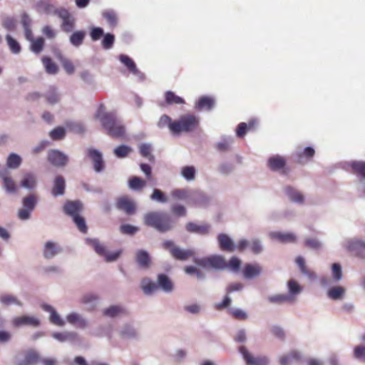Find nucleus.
Returning <instances> with one entry per match:
<instances>
[{
	"label": "nucleus",
	"instance_id": "obj_61",
	"mask_svg": "<svg viewBox=\"0 0 365 365\" xmlns=\"http://www.w3.org/2000/svg\"><path fill=\"white\" fill-rule=\"evenodd\" d=\"M103 37V38L101 42L103 48L106 50L110 49L113 47L115 41L114 35L110 33H108L104 34Z\"/></svg>",
	"mask_w": 365,
	"mask_h": 365
},
{
	"label": "nucleus",
	"instance_id": "obj_42",
	"mask_svg": "<svg viewBox=\"0 0 365 365\" xmlns=\"http://www.w3.org/2000/svg\"><path fill=\"white\" fill-rule=\"evenodd\" d=\"M119 61L127 67V68L133 73V74H140L142 76V73L138 71L136 67L135 62L128 56L125 54H120L119 56Z\"/></svg>",
	"mask_w": 365,
	"mask_h": 365
},
{
	"label": "nucleus",
	"instance_id": "obj_34",
	"mask_svg": "<svg viewBox=\"0 0 365 365\" xmlns=\"http://www.w3.org/2000/svg\"><path fill=\"white\" fill-rule=\"evenodd\" d=\"M36 184L37 180L36 175L31 172H28L24 174L20 185L24 188L32 190L36 187Z\"/></svg>",
	"mask_w": 365,
	"mask_h": 365
},
{
	"label": "nucleus",
	"instance_id": "obj_15",
	"mask_svg": "<svg viewBox=\"0 0 365 365\" xmlns=\"http://www.w3.org/2000/svg\"><path fill=\"white\" fill-rule=\"evenodd\" d=\"M66 322L81 329H86L89 325L88 321L76 312L68 313L66 317Z\"/></svg>",
	"mask_w": 365,
	"mask_h": 365
},
{
	"label": "nucleus",
	"instance_id": "obj_49",
	"mask_svg": "<svg viewBox=\"0 0 365 365\" xmlns=\"http://www.w3.org/2000/svg\"><path fill=\"white\" fill-rule=\"evenodd\" d=\"M233 142L234 139L232 137H223L221 140L216 144V148L220 152H226L230 149Z\"/></svg>",
	"mask_w": 365,
	"mask_h": 365
},
{
	"label": "nucleus",
	"instance_id": "obj_38",
	"mask_svg": "<svg viewBox=\"0 0 365 365\" xmlns=\"http://www.w3.org/2000/svg\"><path fill=\"white\" fill-rule=\"evenodd\" d=\"M215 106V101L212 98L203 96L200 98L195 103V109L197 110H210Z\"/></svg>",
	"mask_w": 365,
	"mask_h": 365
},
{
	"label": "nucleus",
	"instance_id": "obj_4",
	"mask_svg": "<svg viewBox=\"0 0 365 365\" xmlns=\"http://www.w3.org/2000/svg\"><path fill=\"white\" fill-rule=\"evenodd\" d=\"M86 245L91 246L96 253L103 257L107 262L116 261L121 255L120 250L110 252L105 244L102 243L98 238H86Z\"/></svg>",
	"mask_w": 365,
	"mask_h": 365
},
{
	"label": "nucleus",
	"instance_id": "obj_52",
	"mask_svg": "<svg viewBox=\"0 0 365 365\" xmlns=\"http://www.w3.org/2000/svg\"><path fill=\"white\" fill-rule=\"evenodd\" d=\"M145 185L146 182L137 176L132 177L128 182V186L133 190H141Z\"/></svg>",
	"mask_w": 365,
	"mask_h": 365
},
{
	"label": "nucleus",
	"instance_id": "obj_8",
	"mask_svg": "<svg viewBox=\"0 0 365 365\" xmlns=\"http://www.w3.org/2000/svg\"><path fill=\"white\" fill-rule=\"evenodd\" d=\"M343 247L355 256L365 258V242L357 238L344 240Z\"/></svg>",
	"mask_w": 365,
	"mask_h": 365
},
{
	"label": "nucleus",
	"instance_id": "obj_17",
	"mask_svg": "<svg viewBox=\"0 0 365 365\" xmlns=\"http://www.w3.org/2000/svg\"><path fill=\"white\" fill-rule=\"evenodd\" d=\"M0 179L2 180V187L8 193H14L17 190V186L10 176L8 169L5 168L0 171Z\"/></svg>",
	"mask_w": 365,
	"mask_h": 365
},
{
	"label": "nucleus",
	"instance_id": "obj_56",
	"mask_svg": "<svg viewBox=\"0 0 365 365\" xmlns=\"http://www.w3.org/2000/svg\"><path fill=\"white\" fill-rule=\"evenodd\" d=\"M196 170L194 166H185L181 169V175L187 181H192L195 178Z\"/></svg>",
	"mask_w": 365,
	"mask_h": 365
},
{
	"label": "nucleus",
	"instance_id": "obj_30",
	"mask_svg": "<svg viewBox=\"0 0 365 365\" xmlns=\"http://www.w3.org/2000/svg\"><path fill=\"white\" fill-rule=\"evenodd\" d=\"M99 297L93 293H88L84 294L80 299V302L87 306L88 311H92L96 307Z\"/></svg>",
	"mask_w": 365,
	"mask_h": 365
},
{
	"label": "nucleus",
	"instance_id": "obj_45",
	"mask_svg": "<svg viewBox=\"0 0 365 365\" xmlns=\"http://www.w3.org/2000/svg\"><path fill=\"white\" fill-rule=\"evenodd\" d=\"M86 34L84 31H74L69 37L71 44L75 47H79L83 44Z\"/></svg>",
	"mask_w": 365,
	"mask_h": 365
},
{
	"label": "nucleus",
	"instance_id": "obj_11",
	"mask_svg": "<svg viewBox=\"0 0 365 365\" xmlns=\"http://www.w3.org/2000/svg\"><path fill=\"white\" fill-rule=\"evenodd\" d=\"M48 161L55 167L63 168L68 162V157L57 149H51L48 152Z\"/></svg>",
	"mask_w": 365,
	"mask_h": 365
},
{
	"label": "nucleus",
	"instance_id": "obj_36",
	"mask_svg": "<svg viewBox=\"0 0 365 365\" xmlns=\"http://www.w3.org/2000/svg\"><path fill=\"white\" fill-rule=\"evenodd\" d=\"M262 272V268L258 264H246L244 269L245 279H251L259 276Z\"/></svg>",
	"mask_w": 365,
	"mask_h": 365
},
{
	"label": "nucleus",
	"instance_id": "obj_60",
	"mask_svg": "<svg viewBox=\"0 0 365 365\" xmlns=\"http://www.w3.org/2000/svg\"><path fill=\"white\" fill-rule=\"evenodd\" d=\"M2 26L9 31H14L17 26V23L13 17H5L2 20Z\"/></svg>",
	"mask_w": 365,
	"mask_h": 365
},
{
	"label": "nucleus",
	"instance_id": "obj_57",
	"mask_svg": "<svg viewBox=\"0 0 365 365\" xmlns=\"http://www.w3.org/2000/svg\"><path fill=\"white\" fill-rule=\"evenodd\" d=\"M6 40L11 51L14 54H18L21 52V48L19 42L12 38L9 34L6 36Z\"/></svg>",
	"mask_w": 365,
	"mask_h": 365
},
{
	"label": "nucleus",
	"instance_id": "obj_28",
	"mask_svg": "<svg viewBox=\"0 0 365 365\" xmlns=\"http://www.w3.org/2000/svg\"><path fill=\"white\" fill-rule=\"evenodd\" d=\"M287 287L288 293L287 294L290 297L291 301L294 303L297 300V296L302 292L303 288L295 279L289 280L287 282Z\"/></svg>",
	"mask_w": 365,
	"mask_h": 365
},
{
	"label": "nucleus",
	"instance_id": "obj_62",
	"mask_svg": "<svg viewBox=\"0 0 365 365\" xmlns=\"http://www.w3.org/2000/svg\"><path fill=\"white\" fill-rule=\"evenodd\" d=\"M46 98L48 103L55 104L58 102L59 96L57 93L56 89L54 87H51L46 93Z\"/></svg>",
	"mask_w": 365,
	"mask_h": 365
},
{
	"label": "nucleus",
	"instance_id": "obj_5",
	"mask_svg": "<svg viewBox=\"0 0 365 365\" xmlns=\"http://www.w3.org/2000/svg\"><path fill=\"white\" fill-rule=\"evenodd\" d=\"M194 262L204 268L212 269L215 270L226 269L227 262L221 255H212L207 257L195 258Z\"/></svg>",
	"mask_w": 365,
	"mask_h": 365
},
{
	"label": "nucleus",
	"instance_id": "obj_39",
	"mask_svg": "<svg viewBox=\"0 0 365 365\" xmlns=\"http://www.w3.org/2000/svg\"><path fill=\"white\" fill-rule=\"evenodd\" d=\"M346 294V289L341 286L331 287L327 292V296L332 300H341L344 299Z\"/></svg>",
	"mask_w": 365,
	"mask_h": 365
},
{
	"label": "nucleus",
	"instance_id": "obj_32",
	"mask_svg": "<svg viewBox=\"0 0 365 365\" xmlns=\"http://www.w3.org/2000/svg\"><path fill=\"white\" fill-rule=\"evenodd\" d=\"M66 182L63 176L58 175L53 181V186L51 193L53 196L57 197L63 195L65 192Z\"/></svg>",
	"mask_w": 365,
	"mask_h": 365
},
{
	"label": "nucleus",
	"instance_id": "obj_20",
	"mask_svg": "<svg viewBox=\"0 0 365 365\" xmlns=\"http://www.w3.org/2000/svg\"><path fill=\"white\" fill-rule=\"evenodd\" d=\"M135 260L138 267L141 269H148L151 265V257L148 252L145 250H137Z\"/></svg>",
	"mask_w": 365,
	"mask_h": 365
},
{
	"label": "nucleus",
	"instance_id": "obj_64",
	"mask_svg": "<svg viewBox=\"0 0 365 365\" xmlns=\"http://www.w3.org/2000/svg\"><path fill=\"white\" fill-rule=\"evenodd\" d=\"M173 121L174 120H173L169 115L163 114V115L160 116L157 123V126L161 129L168 127L169 128V130L170 131L171 125L172 123H173Z\"/></svg>",
	"mask_w": 365,
	"mask_h": 365
},
{
	"label": "nucleus",
	"instance_id": "obj_21",
	"mask_svg": "<svg viewBox=\"0 0 365 365\" xmlns=\"http://www.w3.org/2000/svg\"><path fill=\"white\" fill-rule=\"evenodd\" d=\"M269 237L281 243H293L297 241V236L293 232H271Z\"/></svg>",
	"mask_w": 365,
	"mask_h": 365
},
{
	"label": "nucleus",
	"instance_id": "obj_37",
	"mask_svg": "<svg viewBox=\"0 0 365 365\" xmlns=\"http://www.w3.org/2000/svg\"><path fill=\"white\" fill-rule=\"evenodd\" d=\"M191 192L192 190L189 189H174L170 194L173 199L185 200L189 205Z\"/></svg>",
	"mask_w": 365,
	"mask_h": 365
},
{
	"label": "nucleus",
	"instance_id": "obj_48",
	"mask_svg": "<svg viewBox=\"0 0 365 365\" xmlns=\"http://www.w3.org/2000/svg\"><path fill=\"white\" fill-rule=\"evenodd\" d=\"M43 359H41L39 354L37 351L34 350H29L26 352L25 355V359L21 363H25L26 365L29 364H33L38 361H41L42 363V361Z\"/></svg>",
	"mask_w": 365,
	"mask_h": 365
},
{
	"label": "nucleus",
	"instance_id": "obj_59",
	"mask_svg": "<svg viewBox=\"0 0 365 365\" xmlns=\"http://www.w3.org/2000/svg\"><path fill=\"white\" fill-rule=\"evenodd\" d=\"M241 260L237 257H232L229 262L227 263L226 269H229L232 272H238L240 269Z\"/></svg>",
	"mask_w": 365,
	"mask_h": 365
},
{
	"label": "nucleus",
	"instance_id": "obj_41",
	"mask_svg": "<svg viewBox=\"0 0 365 365\" xmlns=\"http://www.w3.org/2000/svg\"><path fill=\"white\" fill-rule=\"evenodd\" d=\"M38 6L41 8L46 14H52L58 16L59 11H61L64 7L57 8L54 5L50 4L47 1H41L38 4Z\"/></svg>",
	"mask_w": 365,
	"mask_h": 365
},
{
	"label": "nucleus",
	"instance_id": "obj_53",
	"mask_svg": "<svg viewBox=\"0 0 365 365\" xmlns=\"http://www.w3.org/2000/svg\"><path fill=\"white\" fill-rule=\"evenodd\" d=\"M152 148L150 144L142 143L140 145L139 151L143 157L148 158L150 162H154L155 157L151 154Z\"/></svg>",
	"mask_w": 365,
	"mask_h": 365
},
{
	"label": "nucleus",
	"instance_id": "obj_58",
	"mask_svg": "<svg viewBox=\"0 0 365 365\" xmlns=\"http://www.w3.org/2000/svg\"><path fill=\"white\" fill-rule=\"evenodd\" d=\"M31 44V50L36 54L40 53L44 46V39L42 37H38L37 38H34L33 41H30Z\"/></svg>",
	"mask_w": 365,
	"mask_h": 365
},
{
	"label": "nucleus",
	"instance_id": "obj_63",
	"mask_svg": "<svg viewBox=\"0 0 365 365\" xmlns=\"http://www.w3.org/2000/svg\"><path fill=\"white\" fill-rule=\"evenodd\" d=\"M73 222L77 226L79 231H81L83 233H86L88 231V227L85 221V219L79 215L74 216L72 217Z\"/></svg>",
	"mask_w": 365,
	"mask_h": 365
},
{
	"label": "nucleus",
	"instance_id": "obj_22",
	"mask_svg": "<svg viewBox=\"0 0 365 365\" xmlns=\"http://www.w3.org/2000/svg\"><path fill=\"white\" fill-rule=\"evenodd\" d=\"M217 239L221 250L233 252L236 250V245L227 235L220 233L217 235Z\"/></svg>",
	"mask_w": 365,
	"mask_h": 365
},
{
	"label": "nucleus",
	"instance_id": "obj_51",
	"mask_svg": "<svg viewBox=\"0 0 365 365\" xmlns=\"http://www.w3.org/2000/svg\"><path fill=\"white\" fill-rule=\"evenodd\" d=\"M165 101L168 105L184 104L185 101L181 97L175 94L173 91H167L165 94Z\"/></svg>",
	"mask_w": 365,
	"mask_h": 365
},
{
	"label": "nucleus",
	"instance_id": "obj_33",
	"mask_svg": "<svg viewBox=\"0 0 365 365\" xmlns=\"http://www.w3.org/2000/svg\"><path fill=\"white\" fill-rule=\"evenodd\" d=\"M284 192L287 197L291 200L292 202L298 203V204H303L304 197L302 192H300L299 190L292 187H286L284 188Z\"/></svg>",
	"mask_w": 365,
	"mask_h": 365
},
{
	"label": "nucleus",
	"instance_id": "obj_9",
	"mask_svg": "<svg viewBox=\"0 0 365 365\" xmlns=\"http://www.w3.org/2000/svg\"><path fill=\"white\" fill-rule=\"evenodd\" d=\"M58 17L61 19V29L65 33L72 32L76 27V18L68 9L63 8L58 14Z\"/></svg>",
	"mask_w": 365,
	"mask_h": 365
},
{
	"label": "nucleus",
	"instance_id": "obj_18",
	"mask_svg": "<svg viewBox=\"0 0 365 365\" xmlns=\"http://www.w3.org/2000/svg\"><path fill=\"white\" fill-rule=\"evenodd\" d=\"M185 230L187 232L194 233L200 235H207L210 233L211 226L207 223L197 224L193 222H189L185 225Z\"/></svg>",
	"mask_w": 365,
	"mask_h": 365
},
{
	"label": "nucleus",
	"instance_id": "obj_24",
	"mask_svg": "<svg viewBox=\"0 0 365 365\" xmlns=\"http://www.w3.org/2000/svg\"><path fill=\"white\" fill-rule=\"evenodd\" d=\"M116 207L128 215L134 214L136 209L135 203L128 197H120L117 201Z\"/></svg>",
	"mask_w": 365,
	"mask_h": 365
},
{
	"label": "nucleus",
	"instance_id": "obj_16",
	"mask_svg": "<svg viewBox=\"0 0 365 365\" xmlns=\"http://www.w3.org/2000/svg\"><path fill=\"white\" fill-rule=\"evenodd\" d=\"M41 309L46 312L50 314L48 319L50 322L56 326L64 327L66 324V320H64L57 312V311L50 304L43 303L41 305Z\"/></svg>",
	"mask_w": 365,
	"mask_h": 365
},
{
	"label": "nucleus",
	"instance_id": "obj_25",
	"mask_svg": "<svg viewBox=\"0 0 365 365\" xmlns=\"http://www.w3.org/2000/svg\"><path fill=\"white\" fill-rule=\"evenodd\" d=\"M120 335L125 339H137L139 337V334L132 324H125L120 330Z\"/></svg>",
	"mask_w": 365,
	"mask_h": 365
},
{
	"label": "nucleus",
	"instance_id": "obj_13",
	"mask_svg": "<svg viewBox=\"0 0 365 365\" xmlns=\"http://www.w3.org/2000/svg\"><path fill=\"white\" fill-rule=\"evenodd\" d=\"M239 351L247 365H268L269 364L268 357L265 356H253L244 346L239 348Z\"/></svg>",
	"mask_w": 365,
	"mask_h": 365
},
{
	"label": "nucleus",
	"instance_id": "obj_23",
	"mask_svg": "<svg viewBox=\"0 0 365 365\" xmlns=\"http://www.w3.org/2000/svg\"><path fill=\"white\" fill-rule=\"evenodd\" d=\"M83 206L81 201H66L63 205V212L67 215L73 217L80 215V212L83 210Z\"/></svg>",
	"mask_w": 365,
	"mask_h": 365
},
{
	"label": "nucleus",
	"instance_id": "obj_43",
	"mask_svg": "<svg viewBox=\"0 0 365 365\" xmlns=\"http://www.w3.org/2000/svg\"><path fill=\"white\" fill-rule=\"evenodd\" d=\"M22 163L21 157L14 153H11L6 158V166L8 168L18 169Z\"/></svg>",
	"mask_w": 365,
	"mask_h": 365
},
{
	"label": "nucleus",
	"instance_id": "obj_3",
	"mask_svg": "<svg viewBox=\"0 0 365 365\" xmlns=\"http://www.w3.org/2000/svg\"><path fill=\"white\" fill-rule=\"evenodd\" d=\"M199 123V117L190 113L184 114L173 121L170 133L173 135H179L182 133H192L197 128Z\"/></svg>",
	"mask_w": 365,
	"mask_h": 365
},
{
	"label": "nucleus",
	"instance_id": "obj_14",
	"mask_svg": "<svg viewBox=\"0 0 365 365\" xmlns=\"http://www.w3.org/2000/svg\"><path fill=\"white\" fill-rule=\"evenodd\" d=\"M61 245L53 241H46L42 248V256L44 259L50 260L62 252Z\"/></svg>",
	"mask_w": 365,
	"mask_h": 365
},
{
	"label": "nucleus",
	"instance_id": "obj_12",
	"mask_svg": "<svg viewBox=\"0 0 365 365\" xmlns=\"http://www.w3.org/2000/svg\"><path fill=\"white\" fill-rule=\"evenodd\" d=\"M11 324L13 327L16 328H19L24 326L37 328L41 326V320L34 316L23 315L21 317H14L11 321Z\"/></svg>",
	"mask_w": 365,
	"mask_h": 365
},
{
	"label": "nucleus",
	"instance_id": "obj_19",
	"mask_svg": "<svg viewBox=\"0 0 365 365\" xmlns=\"http://www.w3.org/2000/svg\"><path fill=\"white\" fill-rule=\"evenodd\" d=\"M87 155L91 158L93 163V169L96 173L104 170V163L102 153L96 149L89 148L87 150Z\"/></svg>",
	"mask_w": 365,
	"mask_h": 365
},
{
	"label": "nucleus",
	"instance_id": "obj_2",
	"mask_svg": "<svg viewBox=\"0 0 365 365\" xmlns=\"http://www.w3.org/2000/svg\"><path fill=\"white\" fill-rule=\"evenodd\" d=\"M145 225L155 229L160 232H166L174 227L171 217L163 212H150L143 217Z\"/></svg>",
	"mask_w": 365,
	"mask_h": 365
},
{
	"label": "nucleus",
	"instance_id": "obj_26",
	"mask_svg": "<svg viewBox=\"0 0 365 365\" xmlns=\"http://www.w3.org/2000/svg\"><path fill=\"white\" fill-rule=\"evenodd\" d=\"M52 337L59 342H74L78 339V334L75 331L53 332Z\"/></svg>",
	"mask_w": 365,
	"mask_h": 365
},
{
	"label": "nucleus",
	"instance_id": "obj_1",
	"mask_svg": "<svg viewBox=\"0 0 365 365\" xmlns=\"http://www.w3.org/2000/svg\"><path fill=\"white\" fill-rule=\"evenodd\" d=\"M96 117L100 120L107 134L112 138H119L125 135V128L115 111L106 112L105 106L101 104L96 111Z\"/></svg>",
	"mask_w": 365,
	"mask_h": 365
},
{
	"label": "nucleus",
	"instance_id": "obj_10",
	"mask_svg": "<svg viewBox=\"0 0 365 365\" xmlns=\"http://www.w3.org/2000/svg\"><path fill=\"white\" fill-rule=\"evenodd\" d=\"M211 200V197L205 192L197 190H192L189 205L206 207L210 205Z\"/></svg>",
	"mask_w": 365,
	"mask_h": 365
},
{
	"label": "nucleus",
	"instance_id": "obj_7",
	"mask_svg": "<svg viewBox=\"0 0 365 365\" xmlns=\"http://www.w3.org/2000/svg\"><path fill=\"white\" fill-rule=\"evenodd\" d=\"M22 207L17 212V217L20 220L26 221L31 217V212L35 209L38 199L37 197L31 194L22 199Z\"/></svg>",
	"mask_w": 365,
	"mask_h": 365
},
{
	"label": "nucleus",
	"instance_id": "obj_31",
	"mask_svg": "<svg viewBox=\"0 0 365 365\" xmlns=\"http://www.w3.org/2000/svg\"><path fill=\"white\" fill-rule=\"evenodd\" d=\"M140 289L145 295H152L158 289L157 284L148 277H144L140 283Z\"/></svg>",
	"mask_w": 365,
	"mask_h": 365
},
{
	"label": "nucleus",
	"instance_id": "obj_29",
	"mask_svg": "<svg viewBox=\"0 0 365 365\" xmlns=\"http://www.w3.org/2000/svg\"><path fill=\"white\" fill-rule=\"evenodd\" d=\"M0 304L3 307H9L11 305H16L22 307V302L15 295L8 293H3L0 294Z\"/></svg>",
	"mask_w": 365,
	"mask_h": 365
},
{
	"label": "nucleus",
	"instance_id": "obj_27",
	"mask_svg": "<svg viewBox=\"0 0 365 365\" xmlns=\"http://www.w3.org/2000/svg\"><path fill=\"white\" fill-rule=\"evenodd\" d=\"M157 286L165 293H170L173 290V284L170 278L165 274H159L157 277Z\"/></svg>",
	"mask_w": 365,
	"mask_h": 365
},
{
	"label": "nucleus",
	"instance_id": "obj_54",
	"mask_svg": "<svg viewBox=\"0 0 365 365\" xmlns=\"http://www.w3.org/2000/svg\"><path fill=\"white\" fill-rule=\"evenodd\" d=\"M150 198L151 200L159 203H166L168 201V199L164 192L157 188L153 189V193L150 195Z\"/></svg>",
	"mask_w": 365,
	"mask_h": 365
},
{
	"label": "nucleus",
	"instance_id": "obj_40",
	"mask_svg": "<svg viewBox=\"0 0 365 365\" xmlns=\"http://www.w3.org/2000/svg\"><path fill=\"white\" fill-rule=\"evenodd\" d=\"M268 164L272 170L278 171L284 168L286 161L282 156L274 155L269 158Z\"/></svg>",
	"mask_w": 365,
	"mask_h": 365
},
{
	"label": "nucleus",
	"instance_id": "obj_35",
	"mask_svg": "<svg viewBox=\"0 0 365 365\" xmlns=\"http://www.w3.org/2000/svg\"><path fill=\"white\" fill-rule=\"evenodd\" d=\"M351 168L352 173L359 176L361 179H365V162L361 160H353L348 163Z\"/></svg>",
	"mask_w": 365,
	"mask_h": 365
},
{
	"label": "nucleus",
	"instance_id": "obj_50",
	"mask_svg": "<svg viewBox=\"0 0 365 365\" xmlns=\"http://www.w3.org/2000/svg\"><path fill=\"white\" fill-rule=\"evenodd\" d=\"M268 301L272 304L293 303L287 294H278L268 297Z\"/></svg>",
	"mask_w": 365,
	"mask_h": 365
},
{
	"label": "nucleus",
	"instance_id": "obj_6",
	"mask_svg": "<svg viewBox=\"0 0 365 365\" xmlns=\"http://www.w3.org/2000/svg\"><path fill=\"white\" fill-rule=\"evenodd\" d=\"M163 247L165 250H168L171 256L175 259L180 261H185L188 258L192 257L195 255V252L192 250L182 249L175 245L172 240H165L162 244Z\"/></svg>",
	"mask_w": 365,
	"mask_h": 365
},
{
	"label": "nucleus",
	"instance_id": "obj_47",
	"mask_svg": "<svg viewBox=\"0 0 365 365\" xmlns=\"http://www.w3.org/2000/svg\"><path fill=\"white\" fill-rule=\"evenodd\" d=\"M42 63L45 67L46 71L52 75H55L58 71V66L52 61L49 57L44 56L42 58Z\"/></svg>",
	"mask_w": 365,
	"mask_h": 365
},
{
	"label": "nucleus",
	"instance_id": "obj_46",
	"mask_svg": "<svg viewBox=\"0 0 365 365\" xmlns=\"http://www.w3.org/2000/svg\"><path fill=\"white\" fill-rule=\"evenodd\" d=\"M301 359V354L297 351H292L287 355L282 356L279 358L280 365H288L294 361H299Z\"/></svg>",
	"mask_w": 365,
	"mask_h": 365
},
{
	"label": "nucleus",
	"instance_id": "obj_44",
	"mask_svg": "<svg viewBox=\"0 0 365 365\" xmlns=\"http://www.w3.org/2000/svg\"><path fill=\"white\" fill-rule=\"evenodd\" d=\"M124 312H126L125 309L120 305H112L103 311V315L111 318L118 317Z\"/></svg>",
	"mask_w": 365,
	"mask_h": 365
},
{
	"label": "nucleus",
	"instance_id": "obj_55",
	"mask_svg": "<svg viewBox=\"0 0 365 365\" xmlns=\"http://www.w3.org/2000/svg\"><path fill=\"white\" fill-rule=\"evenodd\" d=\"M132 149L130 146L126 145H120L117 146L113 150V153L118 158H125L130 152Z\"/></svg>",
	"mask_w": 365,
	"mask_h": 365
}]
</instances>
